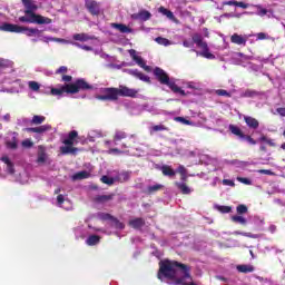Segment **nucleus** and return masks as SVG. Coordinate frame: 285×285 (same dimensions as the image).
Here are the masks:
<instances>
[{
    "label": "nucleus",
    "instance_id": "obj_45",
    "mask_svg": "<svg viewBox=\"0 0 285 285\" xmlns=\"http://www.w3.org/2000/svg\"><path fill=\"white\" fill-rule=\"evenodd\" d=\"M31 121H32V124H36V125L43 124L46 121V117H43V116H33Z\"/></svg>",
    "mask_w": 285,
    "mask_h": 285
},
{
    "label": "nucleus",
    "instance_id": "obj_63",
    "mask_svg": "<svg viewBox=\"0 0 285 285\" xmlns=\"http://www.w3.org/2000/svg\"><path fill=\"white\" fill-rule=\"evenodd\" d=\"M6 66H10V61L4 60V59H0V68H3Z\"/></svg>",
    "mask_w": 285,
    "mask_h": 285
},
{
    "label": "nucleus",
    "instance_id": "obj_41",
    "mask_svg": "<svg viewBox=\"0 0 285 285\" xmlns=\"http://www.w3.org/2000/svg\"><path fill=\"white\" fill-rule=\"evenodd\" d=\"M232 222H235V224H242L243 226H246L247 222L244 216H233Z\"/></svg>",
    "mask_w": 285,
    "mask_h": 285
},
{
    "label": "nucleus",
    "instance_id": "obj_19",
    "mask_svg": "<svg viewBox=\"0 0 285 285\" xmlns=\"http://www.w3.org/2000/svg\"><path fill=\"white\" fill-rule=\"evenodd\" d=\"M115 179L119 184H126V181H130V171H121L115 177Z\"/></svg>",
    "mask_w": 285,
    "mask_h": 285
},
{
    "label": "nucleus",
    "instance_id": "obj_52",
    "mask_svg": "<svg viewBox=\"0 0 285 285\" xmlns=\"http://www.w3.org/2000/svg\"><path fill=\"white\" fill-rule=\"evenodd\" d=\"M23 148H32L35 146V142H32L30 139H26L22 141Z\"/></svg>",
    "mask_w": 285,
    "mask_h": 285
},
{
    "label": "nucleus",
    "instance_id": "obj_11",
    "mask_svg": "<svg viewBox=\"0 0 285 285\" xmlns=\"http://www.w3.org/2000/svg\"><path fill=\"white\" fill-rule=\"evenodd\" d=\"M232 43L236 46H246V41H248V36H242L239 33H234L230 37Z\"/></svg>",
    "mask_w": 285,
    "mask_h": 285
},
{
    "label": "nucleus",
    "instance_id": "obj_7",
    "mask_svg": "<svg viewBox=\"0 0 285 285\" xmlns=\"http://www.w3.org/2000/svg\"><path fill=\"white\" fill-rule=\"evenodd\" d=\"M194 43H196L197 48H199L202 51H196L198 57H204L205 59H215V55L210 52V49L208 48V43L202 39L199 35H195L193 37Z\"/></svg>",
    "mask_w": 285,
    "mask_h": 285
},
{
    "label": "nucleus",
    "instance_id": "obj_42",
    "mask_svg": "<svg viewBox=\"0 0 285 285\" xmlns=\"http://www.w3.org/2000/svg\"><path fill=\"white\" fill-rule=\"evenodd\" d=\"M217 210H218L219 213H223V214H228V213H232L233 207H230V206H224V205H218V206H217Z\"/></svg>",
    "mask_w": 285,
    "mask_h": 285
},
{
    "label": "nucleus",
    "instance_id": "obj_9",
    "mask_svg": "<svg viewBox=\"0 0 285 285\" xmlns=\"http://www.w3.org/2000/svg\"><path fill=\"white\" fill-rule=\"evenodd\" d=\"M129 55H130L131 59L137 63V66L142 68V70H146V72H150V70H151L150 67L146 66V61L144 60V58H141V56H139L137 53V51L135 49H130Z\"/></svg>",
    "mask_w": 285,
    "mask_h": 285
},
{
    "label": "nucleus",
    "instance_id": "obj_37",
    "mask_svg": "<svg viewBox=\"0 0 285 285\" xmlns=\"http://www.w3.org/2000/svg\"><path fill=\"white\" fill-rule=\"evenodd\" d=\"M254 8L257 9L256 14H257L258 17H266V14H268V10H266L265 8H263L261 4H256V6H254Z\"/></svg>",
    "mask_w": 285,
    "mask_h": 285
},
{
    "label": "nucleus",
    "instance_id": "obj_46",
    "mask_svg": "<svg viewBox=\"0 0 285 285\" xmlns=\"http://www.w3.org/2000/svg\"><path fill=\"white\" fill-rule=\"evenodd\" d=\"M174 121H179L180 124H184L185 126H190V120H188L184 117H175Z\"/></svg>",
    "mask_w": 285,
    "mask_h": 285
},
{
    "label": "nucleus",
    "instance_id": "obj_14",
    "mask_svg": "<svg viewBox=\"0 0 285 285\" xmlns=\"http://www.w3.org/2000/svg\"><path fill=\"white\" fill-rule=\"evenodd\" d=\"M115 199V194L109 195H97L94 198L95 204H108V202H112Z\"/></svg>",
    "mask_w": 285,
    "mask_h": 285
},
{
    "label": "nucleus",
    "instance_id": "obj_33",
    "mask_svg": "<svg viewBox=\"0 0 285 285\" xmlns=\"http://www.w3.org/2000/svg\"><path fill=\"white\" fill-rule=\"evenodd\" d=\"M126 137H128V134H126V131H117L114 136V144L121 141V139H126Z\"/></svg>",
    "mask_w": 285,
    "mask_h": 285
},
{
    "label": "nucleus",
    "instance_id": "obj_50",
    "mask_svg": "<svg viewBox=\"0 0 285 285\" xmlns=\"http://www.w3.org/2000/svg\"><path fill=\"white\" fill-rule=\"evenodd\" d=\"M243 139H245V141H248V144H250L252 146H255L257 144V141L255 139H253V137H250V136H248L246 134L243 137Z\"/></svg>",
    "mask_w": 285,
    "mask_h": 285
},
{
    "label": "nucleus",
    "instance_id": "obj_59",
    "mask_svg": "<svg viewBox=\"0 0 285 285\" xmlns=\"http://www.w3.org/2000/svg\"><path fill=\"white\" fill-rule=\"evenodd\" d=\"M248 6H249L248 3L236 1V8H243L244 10H246V8H248Z\"/></svg>",
    "mask_w": 285,
    "mask_h": 285
},
{
    "label": "nucleus",
    "instance_id": "obj_57",
    "mask_svg": "<svg viewBox=\"0 0 285 285\" xmlns=\"http://www.w3.org/2000/svg\"><path fill=\"white\" fill-rule=\"evenodd\" d=\"M223 184L224 186H235V181L230 180V179H223Z\"/></svg>",
    "mask_w": 285,
    "mask_h": 285
},
{
    "label": "nucleus",
    "instance_id": "obj_60",
    "mask_svg": "<svg viewBox=\"0 0 285 285\" xmlns=\"http://www.w3.org/2000/svg\"><path fill=\"white\" fill-rule=\"evenodd\" d=\"M7 168L10 175H14V165L12 163H10V165H7Z\"/></svg>",
    "mask_w": 285,
    "mask_h": 285
},
{
    "label": "nucleus",
    "instance_id": "obj_39",
    "mask_svg": "<svg viewBox=\"0 0 285 285\" xmlns=\"http://www.w3.org/2000/svg\"><path fill=\"white\" fill-rule=\"evenodd\" d=\"M259 141H263L265 144H267L272 148H275V146H276L275 140H273V139H271V138H268V137H266L264 135L259 138Z\"/></svg>",
    "mask_w": 285,
    "mask_h": 285
},
{
    "label": "nucleus",
    "instance_id": "obj_16",
    "mask_svg": "<svg viewBox=\"0 0 285 285\" xmlns=\"http://www.w3.org/2000/svg\"><path fill=\"white\" fill-rule=\"evenodd\" d=\"M119 91V97H136L137 96V90L130 89L128 87L120 86L118 89Z\"/></svg>",
    "mask_w": 285,
    "mask_h": 285
},
{
    "label": "nucleus",
    "instance_id": "obj_36",
    "mask_svg": "<svg viewBox=\"0 0 285 285\" xmlns=\"http://www.w3.org/2000/svg\"><path fill=\"white\" fill-rule=\"evenodd\" d=\"M161 188H164V185L156 184V185L149 186L147 188V193L149 195H153V193H157V191L161 190Z\"/></svg>",
    "mask_w": 285,
    "mask_h": 285
},
{
    "label": "nucleus",
    "instance_id": "obj_6",
    "mask_svg": "<svg viewBox=\"0 0 285 285\" xmlns=\"http://www.w3.org/2000/svg\"><path fill=\"white\" fill-rule=\"evenodd\" d=\"M77 137H79V132L77 130H71L68 134V138L62 141L65 146L60 147L61 155H77V153H79V148L73 147Z\"/></svg>",
    "mask_w": 285,
    "mask_h": 285
},
{
    "label": "nucleus",
    "instance_id": "obj_5",
    "mask_svg": "<svg viewBox=\"0 0 285 285\" xmlns=\"http://www.w3.org/2000/svg\"><path fill=\"white\" fill-rule=\"evenodd\" d=\"M88 88H90L88 82L80 79L73 83L65 85L60 88H50L49 87L46 89V91H41V92H45L46 95H53V97H57V96H61V95H77V92H79V90H88Z\"/></svg>",
    "mask_w": 285,
    "mask_h": 285
},
{
    "label": "nucleus",
    "instance_id": "obj_47",
    "mask_svg": "<svg viewBox=\"0 0 285 285\" xmlns=\"http://www.w3.org/2000/svg\"><path fill=\"white\" fill-rule=\"evenodd\" d=\"M7 148H10L11 150H17L18 148L17 139L13 138V141H7Z\"/></svg>",
    "mask_w": 285,
    "mask_h": 285
},
{
    "label": "nucleus",
    "instance_id": "obj_3",
    "mask_svg": "<svg viewBox=\"0 0 285 285\" xmlns=\"http://www.w3.org/2000/svg\"><path fill=\"white\" fill-rule=\"evenodd\" d=\"M24 7V16L19 17L20 23H37L38 26H48L52 23L50 18H46L41 14H37L39 6L35 0H21Z\"/></svg>",
    "mask_w": 285,
    "mask_h": 285
},
{
    "label": "nucleus",
    "instance_id": "obj_20",
    "mask_svg": "<svg viewBox=\"0 0 285 285\" xmlns=\"http://www.w3.org/2000/svg\"><path fill=\"white\" fill-rule=\"evenodd\" d=\"M88 178H90V174L89 171H86V170L78 171L73 174L71 177L72 181H81V179H88Z\"/></svg>",
    "mask_w": 285,
    "mask_h": 285
},
{
    "label": "nucleus",
    "instance_id": "obj_62",
    "mask_svg": "<svg viewBox=\"0 0 285 285\" xmlns=\"http://www.w3.org/2000/svg\"><path fill=\"white\" fill-rule=\"evenodd\" d=\"M57 202H58V204H59V206H61V204H63V202H66V199L63 198V195H58L57 196Z\"/></svg>",
    "mask_w": 285,
    "mask_h": 285
},
{
    "label": "nucleus",
    "instance_id": "obj_1",
    "mask_svg": "<svg viewBox=\"0 0 285 285\" xmlns=\"http://www.w3.org/2000/svg\"><path fill=\"white\" fill-rule=\"evenodd\" d=\"M154 75L160 83L168 86V88H170L175 95H180V97H186V95L190 92H186V90H195V82L170 79L168 73H166V71H164L161 68H156L154 70Z\"/></svg>",
    "mask_w": 285,
    "mask_h": 285
},
{
    "label": "nucleus",
    "instance_id": "obj_15",
    "mask_svg": "<svg viewBox=\"0 0 285 285\" xmlns=\"http://www.w3.org/2000/svg\"><path fill=\"white\" fill-rule=\"evenodd\" d=\"M128 75H131L132 77H136L137 79H140V81H145L146 83H150V78L144 73H141L137 69H129L127 70Z\"/></svg>",
    "mask_w": 285,
    "mask_h": 285
},
{
    "label": "nucleus",
    "instance_id": "obj_2",
    "mask_svg": "<svg viewBox=\"0 0 285 285\" xmlns=\"http://www.w3.org/2000/svg\"><path fill=\"white\" fill-rule=\"evenodd\" d=\"M177 271L183 273L184 277H190V267L177 261L165 259L159 262L158 279L166 277V279H176Z\"/></svg>",
    "mask_w": 285,
    "mask_h": 285
},
{
    "label": "nucleus",
    "instance_id": "obj_24",
    "mask_svg": "<svg viewBox=\"0 0 285 285\" xmlns=\"http://www.w3.org/2000/svg\"><path fill=\"white\" fill-rule=\"evenodd\" d=\"M245 122L249 128H253L254 130H257V128H259V121L253 117H245Z\"/></svg>",
    "mask_w": 285,
    "mask_h": 285
},
{
    "label": "nucleus",
    "instance_id": "obj_31",
    "mask_svg": "<svg viewBox=\"0 0 285 285\" xmlns=\"http://www.w3.org/2000/svg\"><path fill=\"white\" fill-rule=\"evenodd\" d=\"M254 37H256V41H268L273 39L268 33L266 32H258Z\"/></svg>",
    "mask_w": 285,
    "mask_h": 285
},
{
    "label": "nucleus",
    "instance_id": "obj_4",
    "mask_svg": "<svg viewBox=\"0 0 285 285\" xmlns=\"http://www.w3.org/2000/svg\"><path fill=\"white\" fill-rule=\"evenodd\" d=\"M3 30H6L7 32H16L17 35L23 33L27 37H35L31 39L33 43H37V41H43L45 43H48L49 41H55L53 38L41 36V30L37 28L21 27L18 24H6L3 27Z\"/></svg>",
    "mask_w": 285,
    "mask_h": 285
},
{
    "label": "nucleus",
    "instance_id": "obj_17",
    "mask_svg": "<svg viewBox=\"0 0 285 285\" xmlns=\"http://www.w3.org/2000/svg\"><path fill=\"white\" fill-rule=\"evenodd\" d=\"M129 226L131 228H135V230H139L140 228H144V226H146V220L144 218H134L129 220Z\"/></svg>",
    "mask_w": 285,
    "mask_h": 285
},
{
    "label": "nucleus",
    "instance_id": "obj_28",
    "mask_svg": "<svg viewBox=\"0 0 285 285\" xmlns=\"http://www.w3.org/2000/svg\"><path fill=\"white\" fill-rule=\"evenodd\" d=\"M73 39L76 41H91V39H95V37L87 33H76L73 35Z\"/></svg>",
    "mask_w": 285,
    "mask_h": 285
},
{
    "label": "nucleus",
    "instance_id": "obj_27",
    "mask_svg": "<svg viewBox=\"0 0 285 285\" xmlns=\"http://www.w3.org/2000/svg\"><path fill=\"white\" fill-rule=\"evenodd\" d=\"M161 173L165 177H175L176 175L175 169L168 165L161 167Z\"/></svg>",
    "mask_w": 285,
    "mask_h": 285
},
{
    "label": "nucleus",
    "instance_id": "obj_30",
    "mask_svg": "<svg viewBox=\"0 0 285 285\" xmlns=\"http://www.w3.org/2000/svg\"><path fill=\"white\" fill-rule=\"evenodd\" d=\"M236 268L238 273H253L255 271L253 265H238Z\"/></svg>",
    "mask_w": 285,
    "mask_h": 285
},
{
    "label": "nucleus",
    "instance_id": "obj_32",
    "mask_svg": "<svg viewBox=\"0 0 285 285\" xmlns=\"http://www.w3.org/2000/svg\"><path fill=\"white\" fill-rule=\"evenodd\" d=\"M164 130H166V131L168 132V130H170V128H168V127L165 126V125H155V126L151 127L150 132H151V134H153V132H161V131H164Z\"/></svg>",
    "mask_w": 285,
    "mask_h": 285
},
{
    "label": "nucleus",
    "instance_id": "obj_26",
    "mask_svg": "<svg viewBox=\"0 0 285 285\" xmlns=\"http://www.w3.org/2000/svg\"><path fill=\"white\" fill-rule=\"evenodd\" d=\"M175 185L177 186L178 189H180V193L183 195H190V193H193V190H190V187H188L186 183H175Z\"/></svg>",
    "mask_w": 285,
    "mask_h": 285
},
{
    "label": "nucleus",
    "instance_id": "obj_18",
    "mask_svg": "<svg viewBox=\"0 0 285 285\" xmlns=\"http://www.w3.org/2000/svg\"><path fill=\"white\" fill-rule=\"evenodd\" d=\"M46 159H48V155L46 154V147H43L42 145H40L38 147V158H37V163L38 164H46Z\"/></svg>",
    "mask_w": 285,
    "mask_h": 285
},
{
    "label": "nucleus",
    "instance_id": "obj_34",
    "mask_svg": "<svg viewBox=\"0 0 285 285\" xmlns=\"http://www.w3.org/2000/svg\"><path fill=\"white\" fill-rule=\"evenodd\" d=\"M28 86L32 90V92H40L41 91V85L37 81H29Z\"/></svg>",
    "mask_w": 285,
    "mask_h": 285
},
{
    "label": "nucleus",
    "instance_id": "obj_48",
    "mask_svg": "<svg viewBox=\"0 0 285 285\" xmlns=\"http://www.w3.org/2000/svg\"><path fill=\"white\" fill-rule=\"evenodd\" d=\"M177 171L179 173V175L183 176V180H186V167H184V165H180L177 169Z\"/></svg>",
    "mask_w": 285,
    "mask_h": 285
},
{
    "label": "nucleus",
    "instance_id": "obj_58",
    "mask_svg": "<svg viewBox=\"0 0 285 285\" xmlns=\"http://www.w3.org/2000/svg\"><path fill=\"white\" fill-rule=\"evenodd\" d=\"M259 175H273V171L271 169H259Z\"/></svg>",
    "mask_w": 285,
    "mask_h": 285
},
{
    "label": "nucleus",
    "instance_id": "obj_12",
    "mask_svg": "<svg viewBox=\"0 0 285 285\" xmlns=\"http://www.w3.org/2000/svg\"><path fill=\"white\" fill-rule=\"evenodd\" d=\"M48 130H52V126L42 125L39 127H29L26 129L27 132H36L38 135H43V132H48Z\"/></svg>",
    "mask_w": 285,
    "mask_h": 285
},
{
    "label": "nucleus",
    "instance_id": "obj_29",
    "mask_svg": "<svg viewBox=\"0 0 285 285\" xmlns=\"http://www.w3.org/2000/svg\"><path fill=\"white\" fill-rule=\"evenodd\" d=\"M158 12H160V14H164L165 17H167V19H170V21H175V14L173 13V11H170L164 7H160L158 9Z\"/></svg>",
    "mask_w": 285,
    "mask_h": 285
},
{
    "label": "nucleus",
    "instance_id": "obj_44",
    "mask_svg": "<svg viewBox=\"0 0 285 285\" xmlns=\"http://www.w3.org/2000/svg\"><path fill=\"white\" fill-rule=\"evenodd\" d=\"M234 235H243V237H249L250 239H257L259 235L252 234V233H242V232H235Z\"/></svg>",
    "mask_w": 285,
    "mask_h": 285
},
{
    "label": "nucleus",
    "instance_id": "obj_40",
    "mask_svg": "<svg viewBox=\"0 0 285 285\" xmlns=\"http://www.w3.org/2000/svg\"><path fill=\"white\" fill-rule=\"evenodd\" d=\"M215 95H218V97H233V91H227L224 89H217L215 91Z\"/></svg>",
    "mask_w": 285,
    "mask_h": 285
},
{
    "label": "nucleus",
    "instance_id": "obj_10",
    "mask_svg": "<svg viewBox=\"0 0 285 285\" xmlns=\"http://www.w3.org/2000/svg\"><path fill=\"white\" fill-rule=\"evenodd\" d=\"M99 217L100 219H102V222H112L114 224H116L118 228H124V224L119 222V219H117L115 216L108 213H101L99 214Z\"/></svg>",
    "mask_w": 285,
    "mask_h": 285
},
{
    "label": "nucleus",
    "instance_id": "obj_54",
    "mask_svg": "<svg viewBox=\"0 0 285 285\" xmlns=\"http://www.w3.org/2000/svg\"><path fill=\"white\" fill-rule=\"evenodd\" d=\"M107 153L108 155H112V154L121 155L124 151H121L119 148H111Z\"/></svg>",
    "mask_w": 285,
    "mask_h": 285
},
{
    "label": "nucleus",
    "instance_id": "obj_49",
    "mask_svg": "<svg viewBox=\"0 0 285 285\" xmlns=\"http://www.w3.org/2000/svg\"><path fill=\"white\" fill-rule=\"evenodd\" d=\"M273 115H279L281 117H285V108H276L272 110Z\"/></svg>",
    "mask_w": 285,
    "mask_h": 285
},
{
    "label": "nucleus",
    "instance_id": "obj_51",
    "mask_svg": "<svg viewBox=\"0 0 285 285\" xmlns=\"http://www.w3.org/2000/svg\"><path fill=\"white\" fill-rule=\"evenodd\" d=\"M224 17H225L226 19H230V18H233V17L239 18L240 16H239V14H235V13H225V14H223V16H220V17L218 18V21L220 22L222 19H224Z\"/></svg>",
    "mask_w": 285,
    "mask_h": 285
},
{
    "label": "nucleus",
    "instance_id": "obj_21",
    "mask_svg": "<svg viewBox=\"0 0 285 285\" xmlns=\"http://www.w3.org/2000/svg\"><path fill=\"white\" fill-rule=\"evenodd\" d=\"M86 6L91 14H99V4L96 1L88 0Z\"/></svg>",
    "mask_w": 285,
    "mask_h": 285
},
{
    "label": "nucleus",
    "instance_id": "obj_38",
    "mask_svg": "<svg viewBox=\"0 0 285 285\" xmlns=\"http://www.w3.org/2000/svg\"><path fill=\"white\" fill-rule=\"evenodd\" d=\"M155 41L156 43H159V46H173V42L166 38L158 37Z\"/></svg>",
    "mask_w": 285,
    "mask_h": 285
},
{
    "label": "nucleus",
    "instance_id": "obj_53",
    "mask_svg": "<svg viewBox=\"0 0 285 285\" xmlns=\"http://www.w3.org/2000/svg\"><path fill=\"white\" fill-rule=\"evenodd\" d=\"M68 72V67L62 66L59 69H57L56 75H66Z\"/></svg>",
    "mask_w": 285,
    "mask_h": 285
},
{
    "label": "nucleus",
    "instance_id": "obj_64",
    "mask_svg": "<svg viewBox=\"0 0 285 285\" xmlns=\"http://www.w3.org/2000/svg\"><path fill=\"white\" fill-rule=\"evenodd\" d=\"M183 46H184L185 48H193V42H190V41H188V40H185V41L183 42Z\"/></svg>",
    "mask_w": 285,
    "mask_h": 285
},
{
    "label": "nucleus",
    "instance_id": "obj_23",
    "mask_svg": "<svg viewBox=\"0 0 285 285\" xmlns=\"http://www.w3.org/2000/svg\"><path fill=\"white\" fill-rule=\"evenodd\" d=\"M99 242H101V236H99V235H90L86 239L87 246H97V244H99Z\"/></svg>",
    "mask_w": 285,
    "mask_h": 285
},
{
    "label": "nucleus",
    "instance_id": "obj_55",
    "mask_svg": "<svg viewBox=\"0 0 285 285\" xmlns=\"http://www.w3.org/2000/svg\"><path fill=\"white\" fill-rule=\"evenodd\" d=\"M234 59H239L240 61H243L244 59H248V57L244 56V53H234Z\"/></svg>",
    "mask_w": 285,
    "mask_h": 285
},
{
    "label": "nucleus",
    "instance_id": "obj_22",
    "mask_svg": "<svg viewBox=\"0 0 285 285\" xmlns=\"http://www.w3.org/2000/svg\"><path fill=\"white\" fill-rule=\"evenodd\" d=\"M229 131L232 132V135H235V137H238V139H244V131H242V129L235 125H229Z\"/></svg>",
    "mask_w": 285,
    "mask_h": 285
},
{
    "label": "nucleus",
    "instance_id": "obj_61",
    "mask_svg": "<svg viewBox=\"0 0 285 285\" xmlns=\"http://www.w3.org/2000/svg\"><path fill=\"white\" fill-rule=\"evenodd\" d=\"M1 161H3V164H6L7 166H10V164H12V161L10 160V158L8 156H3L1 158Z\"/></svg>",
    "mask_w": 285,
    "mask_h": 285
},
{
    "label": "nucleus",
    "instance_id": "obj_35",
    "mask_svg": "<svg viewBox=\"0 0 285 285\" xmlns=\"http://www.w3.org/2000/svg\"><path fill=\"white\" fill-rule=\"evenodd\" d=\"M100 181L102 184H106L107 186H112L115 184V181H117L115 178L110 177V176H102L100 178Z\"/></svg>",
    "mask_w": 285,
    "mask_h": 285
},
{
    "label": "nucleus",
    "instance_id": "obj_13",
    "mask_svg": "<svg viewBox=\"0 0 285 285\" xmlns=\"http://www.w3.org/2000/svg\"><path fill=\"white\" fill-rule=\"evenodd\" d=\"M153 14H150L147 10H141L138 13L131 14V19H135L136 21H148Z\"/></svg>",
    "mask_w": 285,
    "mask_h": 285
},
{
    "label": "nucleus",
    "instance_id": "obj_43",
    "mask_svg": "<svg viewBox=\"0 0 285 285\" xmlns=\"http://www.w3.org/2000/svg\"><path fill=\"white\" fill-rule=\"evenodd\" d=\"M236 213L238 215H246V213H248V207L246 205H238L236 207Z\"/></svg>",
    "mask_w": 285,
    "mask_h": 285
},
{
    "label": "nucleus",
    "instance_id": "obj_56",
    "mask_svg": "<svg viewBox=\"0 0 285 285\" xmlns=\"http://www.w3.org/2000/svg\"><path fill=\"white\" fill-rule=\"evenodd\" d=\"M174 279H175L176 284H184L185 279H191V276L190 277H184V274H183V277L174 278Z\"/></svg>",
    "mask_w": 285,
    "mask_h": 285
},
{
    "label": "nucleus",
    "instance_id": "obj_25",
    "mask_svg": "<svg viewBox=\"0 0 285 285\" xmlns=\"http://www.w3.org/2000/svg\"><path fill=\"white\" fill-rule=\"evenodd\" d=\"M111 28H115L116 30H118L119 32H122V33L132 32V29H130L126 24H121V23H112Z\"/></svg>",
    "mask_w": 285,
    "mask_h": 285
},
{
    "label": "nucleus",
    "instance_id": "obj_8",
    "mask_svg": "<svg viewBox=\"0 0 285 285\" xmlns=\"http://www.w3.org/2000/svg\"><path fill=\"white\" fill-rule=\"evenodd\" d=\"M96 99L100 101H117L119 99V89L118 88H102L96 95Z\"/></svg>",
    "mask_w": 285,
    "mask_h": 285
}]
</instances>
